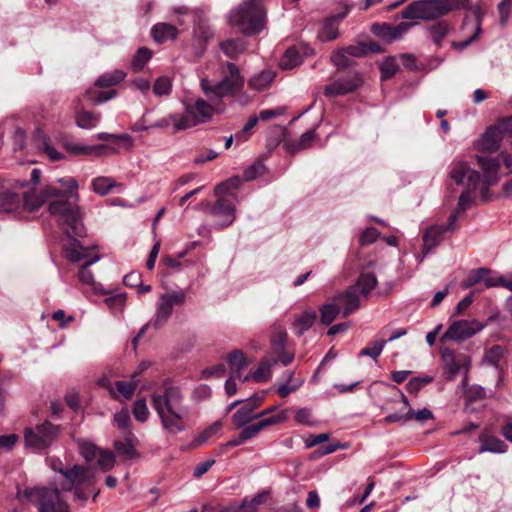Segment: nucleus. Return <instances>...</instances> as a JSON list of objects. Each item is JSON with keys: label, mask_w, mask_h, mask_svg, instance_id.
I'll use <instances>...</instances> for the list:
<instances>
[{"label": "nucleus", "mask_w": 512, "mask_h": 512, "mask_svg": "<svg viewBox=\"0 0 512 512\" xmlns=\"http://www.w3.org/2000/svg\"><path fill=\"white\" fill-rule=\"evenodd\" d=\"M57 182L66 188L60 191L52 185L46 186L40 194L35 193L31 183L26 181L0 182V210L8 214L22 211L32 212L46 200L52 199L48 209L56 217L58 224L69 236H82L83 224L78 206V183L75 178H60Z\"/></svg>", "instance_id": "obj_1"}, {"label": "nucleus", "mask_w": 512, "mask_h": 512, "mask_svg": "<svg viewBox=\"0 0 512 512\" xmlns=\"http://www.w3.org/2000/svg\"><path fill=\"white\" fill-rule=\"evenodd\" d=\"M151 400L166 432L176 435L186 429L189 408L183 404L184 397L178 387L169 386L162 393H154Z\"/></svg>", "instance_id": "obj_2"}, {"label": "nucleus", "mask_w": 512, "mask_h": 512, "mask_svg": "<svg viewBox=\"0 0 512 512\" xmlns=\"http://www.w3.org/2000/svg\"><path fill=\"white\" fill-rule=\"evenodd\" d=\"M221 76V80L215 83L205 78L201 80V89L210 100L239 97L238 101L243 105L250 102V98L243 93L245 81L236 64L225 62L221 67Z\"/></svg>", "instance_id": "obj_3"}, {"label": "nucleus", "mask_w": 512, "mask_h": 512, "mask_svg": "<svg viewBox=\"0 0 512 512\" xmlns=\"http://www.w3.org/2000/svg\"><path fill=\"white\" fill-rule=\"evenodd\" d=\"M228 21L246 36L259 34L266 23L263 0H243L230 11Z\"/></svg>", "instance_id": "obj_4"}, {"label": "nucleus", "mask_w": 512, "mask_h": 512, "mask_svg": "<svg viewBox=\"0 0 512 512\" xmlns=\"http://www.w3.org/2000/svg\"><path fill=\"white\" fill-rule=\"evenodd\" d=\"M467 0H418L401 11V18L409 20H431L450 11L464 7Z\"/></svg>", "instance_id": "obj_5"}, {"label": "nucleus", "mask_w": 512, "mask_h": 512, "mask_svg": "<svg viewBox=\"0 0 512 512\" xmlns=\"http://www.w3.org/2000/svg\"><path fill=\"white\" fill-rule=\"evenodd\" d=\"M61 488L64 491L76 489V496L80 499H87L89 494L81 491V487L94 488L96 483L95 472L91 468H84L78 465L67 471H61Z\"/></svg>", "instance_id": "obj_6"}, {"label": "nucleus", "mask_w": 512, "mask_h": 512, "mask_svg": "<svg viewBox=\"0 0 512 512\" xmlns=\"http://www.w3.org/2000/svg\"><path fill=\"white\" fill-rule=\"evenodd\" d=\"M25 497L38 506L39 512H70L58 488L28 489Z\"/></svg>", "instance_id": "obj_7"}, {"label": "nucleus", "mask_w": 512, "mask_h": 512, "mask_svg": "<svg viewBox=\"0 0 512 512\" xmlns=\"http://www.w3.org/2000/svg\"><path fill=\"white\" fill-rule=\"evenodd\" d=\"M57 433L58 427L49 421H45L35 428H26L24 430V442L26 447L43 450L52 444Z\"/></svg>", "instance_id": "obj_8"}, {"label": "nucleus", "mask_w": 512, "mask_h": 512, "mask_svg": "<svg viewBox=\"0 0 512 512\" xmlns=\"http://www.w3.org/2000/svg\"><path fill=\"white\" fill-rule=\"evenodd\" d=\"M215 109L203 99H197L194 104H185V114L178 128H191L201 123L208 122L214 115Z\"/></svg>", "instance_id": "obj_9"}, {"label": "nucleus", "mask_w": 512, "mask_h": 512, "mask_svg": "<svg viewBox=\"0 0 512 512\" xmlns=\"http://www.w3.org/2000/svg\"><path fill=\"white\" fill-rule=\"evenodd\" d=\"M186 301V293L183 290H175L169 293L160 295L157 303L156 318L154 326L156 328L164 325L173 312L175 305L181 306Z\"/></svg>", "instance_id": "obj_10"}, {"label": "nucleus", "mask_w": 512, "mask_h": 512, "mask_svg": "<svg viewBox=\"0 0 512 512\" xmlns=\"http://www.w3.org/2000/svg\"><path fill=\"white\" fill-rule=\"evenodd\" d=\"M449 177L456 184L465 185L469 189H477L480 186L481 175L463 160H454L450 164Z\"/></svg>", "instance_id": "obj_11"}, {"label": "nucleus", "mask_w": 512, "mask_h": 512, "mask_svg": "<svg viewBox=\"0 0 512 512\" xmlns=\"http://www.w3.org/2000/svg\"><path fill=\"white\" fill-rule=\"evenodd\" d=\"M441 359L447 379L453 380L461 371H463L465 374L463 384H465L468 370L470 368L469 357L465 354L456 355L453 350L445 348L441 351Z\"/></svg>", "instance_id": "obj_12"}, {"label": "nucleus", "mask_w": 512, "mask_h": 512, "mask_svg": "<svg viewBox=\"0 0 512 512\" xmlns=\"http://www.w3.org/2000/svg\"><path fill=\"white\" fill-rule=\"evenodd\" d=\"M482 328L483 325L476 320H457L449 326L442 339L463 341L474 336Z\"/></svg>", "instance_id": "obj_13"}, {"label": "nucleus", "mask_w": 512, "mask_h": 512, "mask_svg": "<svg viewBox=\"0 0 512 512\" xmlns=\"http://www.w3.org/2000/svg\"><path fill=\"white\" fill-rule=\"evenodd\" d=\"M478 163L483 171V176L480 180V184L482 183L480 187L481 195L482 198L487 201L489 199L488 188L498 181V170L500 166L498 160L491 157H478Z\"/></svg>", "instance_id": "obj_14"}, {"label": "nucleus", "mask_w": 512, "mask_h": 512, "mask_svg": "<svg viewBox=\"0 0 512 512\" xmlns=\"http://www.w3.org/2000/svg\"><path fill=\"white\" fill-rule=\"evenodd\" d=\"M210 212L218 228L230 226L236 218L234 205L225 197H219Z\"/></svg>", "instance_id": "obj_15"}, {"label": "nucleus", "mask_w": 512, "mask_h": 512, "mask_svg": "<svg viewBox=\"0 0 512 512\" xmlns=\"http://www.w3.org/2000/svg\"><path fill=\"white\" fill-rule=\"evenodd\" d=\"M362 83L358 73H354L345 79L336 80L324 88L326 97H337L355 91Z\"/></svg>", "instance_id": "obj_16"}, {"label": "nucleus", "mask_w": 512, "mask_h": 512, "mask_svg": "<svg viewBox=\"0 0 512 512\" xmlns=\"http://www.w3.org/2000/svg\"><path fill=\"white\" fill-rule=\"evenodd\" d=\"M362 83L358 73H354L345 79L336 80L324 88L326 97H337L355 91Z\"/></svg>", "instance_id": "obj_17"}, {"label": "nucleus", "mask_w": 512, "mask_h": 512, "mask_svg": "<svg viewBox=\"0 0 512 512\" xmlns=\"http://www.w3.org/2000/svg\"><path fill=\"white\" fill-rule=\"evenodd\" d=\"M286 418H287L286 413L285 412H281V413H279L277 415H274V416H271V417H267V418H263L260 421H258L257 423H254V424H251V425H246V426L243 427V429H242V431L240 433L241 436H242V439L247 441V440H249L251 438H254L264 428H266L268 426H271V425H275V424L284 422L286 420Z\"/></svg>", "instance_id": "obj_18"}, {"label": "nucleus", "mask_w": 512, "mask_h": 512, "mask_svg": "<svg viewBox=\"0 0 512 512\" xmlns=\"http://www.w3.org/2000/svg\"><path fill=\"white\" fill-rule=\"evenodd\" d=\"M445 233L444 225H433L429 227L423 235V254L417 256V260L421 263L427 254L440 244Z\"/></svg>", "instance_id": "obj_19"}, {"label": "nucleus", "mask_w": 512, "mask_h": 512, "mask_svg": "<svg viewBox=\"0 0 512 512\" xmlns=\"http://www.w3.org/2000/svg\"><path fill=\"white\" fill-rule=\"evenodd\" d=\"M313 50L309 47H290L288 48L280 59V67L285 70H290L303 62L304 56H310Z\"/></svg>", "instance_id": "obj_20"}, {"label": "nucleus", "mask_w": 512, "mask_h": 512, "mask_svg": "<svg viewBox=\"0 0 512 512\" xmlns=\"http://www.w3.org/2000/svg\"><path fill=\"white\" fill-rule=\"evenodd\" d=\"M333 300L340 305L342 317H347L360 307L359 295L355 293V288H348L346 291L333 297Z\"/></svg>", "instance_id": "obj_21"}, {"label": "nucleus", "mask_w": 512, "mask_h": 512, "mask_svg": "<svg viewBox=\"0 0 512 512\" xmlns=\"http://www.w3.org/2000/svg\"><path fill=\"white\" fill-rule=\"evenodd\" d=\"M99 260L98 255H94L91 259L87 260L79 271L80 282L89 287L96 294H106L107 292L103 289L102 285L94 279L93 273L89 270V267Z\"/></svg>", "instance_id": "obj_22"}, {"label": "nucleus", "mask_w": 512, "mask_h": 512, "mask_svg": "<svg viewBox=\"0 0 512 512\" xmlns=\"http://www.w3.org/2000/svg\"><path fill=\"white\" fill-rule=\"evenodd\" d=\"M131 377L130 381H116L114 385L108 386L113 398L120 399L122 397L124 400L132 398L138 385V380L136 379V373H133Z\"/></svg>", "instance_id": "obj_23"}, {"label": "nucleus", "mask_w": 512, "mask_h": 512, "mask_svg": "<svg viewBox=\"0 0 512 512\" xmlns=\"http://www.w3.org/2000/svg\"><path fill=\"white\" fill-rule=\"evenodd\" d=\"M503 137V133L496 124L490 126L481 138L480 147L483 151L495 152L500 148Z\"/></svg>", "instance_id": "obj_24"}, {"label": "nucleus", "mask_w": 512, "mask_h": 512, "mask_svg": "<svg viewBox=\"0 0 512 512\" xmlns=\"http://www.w3.org/2000/svg\"><path fill=\"white\" fill-rule=\"evenodd\" d=\"M150 33L156 43L162 44L168 40H175L178 37L179 31L172 24L157 23L152 26Z\"/></svg>", "instance_id": "obj_25"}, {"label": "nucleus", "mask_w": 512, "mask_h": 512, "mask_svg": "<svg viewBox=\"0 0 512 512\" xmlns=\"http://www.w3.org/2000/svg\"><path fill=\"white\" fill-rule=\"evenodd\" d=\"M317 319V313L308 308L303 311V313L297 316L293 322V328L295 329V334L298 336H302L307 330H309Z\"/></svg>", "instance_id": "obj_26"}, {"label": "nucleus", "mask_w": 512, "mask_h": 512, "mask_svg": "<svg viewBox=\"0 0 512 512\" xmlns=\"http://www.w3.org/2000/svg\"><path fill=\"white\" fill-rule=\"evenodd\" d=\"M377 283L378 281L376 276L373 273L366 272L361 273L356 283L350 286V288H355L356 294L359 292L363 297L366 298L368 297L370 292L376 287Z\"/></svg>", "instance_id": "obj_27"}, {"label": "nucleus", "mask_w": 512, "mask_h": 512, "mask_svg": "<svg viewBox=\"0 0 512 512\" xmlns=\"http://www.w3.org/2000/svg\"><path fill=\"white\" fill-rule=\"evenodd\" d=\"M479 441L481 443L479 453L491 452L502 454L505 453L508 448L504 441L489 435H481Z\"/></svg>", "instance_id": "obj_28"}, {"label": "nucleus", "mask_w": 512, "mask_h": 512, "mask_svg": "<svg viewBox=\"0 0 512 512\" xmlns=\"http://www.w3.org/2000/svg\"><path fill=\"white\" fill-rule=\"evenodd\" d=\"M275 76L276 74L273 70H263L251 77L248 85L251 89L261 92L271 85Z\"/></svg>", "instance_id": "obj_29"}, {"label": "nucleus", "mask_w": 512, "mask_h": 512, "mask_svg": "<svg viewBox=\"0 0 512 512\" xmlns=\"http://www.w3.org/2000/svg\"><path fill=\"white\" fill-rule=\"evenodd\" d=\"M227 363L234 376L242 381L244 377L242 371L248 366L244 353L240 350H234L227 356Z\"/></svg>", "instance_id": "obj_30"}, {"label": "nucleus", "mask_w": 512, "mask_h": 512, "mask_svg": "<svg viewBox=\"0 0 512 512\" xmlns=\"http://www.w3.org/2000/svg\"><path fill=\"white\" fill-rule=\"evenodd\" d=\"M339 17L333 16L328 18L318 32V38L322 42L331 41L339 35Z\"/></svg>", "instance_id": "obj_31"}, {"label": "nucleus", "mask_w": 512, "mask_h": 512, "mask_svg": "<svg viewBox=\"0 0 512 512\" xmlns=\"http://www.w3.org/2000/svg\"><path fill=\"white\" fill-rule=\"evenodd\" d=\"M247 48L243 39H228L220 43V49L229 58L237 59Z\"/></svg>", "instance_id": "obj_32"}, {"label": "nucleus", "mask_w": 512, "mask_h": 512, "mask_svg": "<svg viewBox=\"0 0 512 512\" xmlns=\"http://www.w3.org/2000/svg\"><path fill=\"white\" fill-rule=\"evenodd\" d=\"M320 322L321 324L328 326L330 325L341 313V307L337 304L333 298L319 308Z\"/></svg>", "instance_id": "obj_33"}, {"label": "nucleus", "mask_w": 512, "mask_h": 512, "mask_svg": "<svg viewBox=\"0 0 512 512\" xmlns=\"http://www.w3.org/2000/svg\"><path fill=\"white\" fill-rule=\"evenodd\" d=\"M66 252V258L70 262H78L80 260H89L93 256H91V253L89 249L82 246L79 241L73 240L69 245L66 246L65 249Z\"/></svg>", "instance_id": "obj_34"}, {"label": "nucleus", "mask_w": 512, "mask_h": 512, "mask_svg": "<svg viewBox=\"0 0 512 512\" xmlns=\"http://www.w3.org/2000/svg\"><path fill=\"white\" fill-rule=\"evenodd\" d=\"M125 77L126 73L123 70L116 69L112 72H106L99 76L95 81V86L100 88L114 86L122 82Z\"/></svg>", "instance_id": "obj_35"}, {"label": "nucleus", "mask_w": 512, "mask_h": 512, "mask_svg": "<svg viewBox=\"0 0 512 512\" xmlns=\"http://www.w3.org/2000/svg\"><path fill=\"white\" fill-rule=\"evenodd\" d=\"M257 419L256 413H251V408L241 406L232 416L233 425L239 429L243 428L251 421Z\"/></svg>", "instance_id": "obj_36"}, {"label": "nucleus", "mask_w": 512, "mask_h": 512, "mask_svg": "<svg viewBox=\"0 0 512 512\" xmlns=\"http://www.w3.org/2000/svg\"><path fill=\"white\" fill-rule=\"evenodd\" d=\"M222 430V422L216 421L203 430L198 436L193 440V445L195 447H200L205 444L210 438L217 436L220 434Z\"/></svg>", "instance_id": "obj_37"}, {"label": "nucleus", "mask_w": 512, "mask_h": 512, "mask_svg": "<svg viewBox=\"0 0 512 512\" xmlns=\"http://www.w3.org/2000/svg\"><path fill=\"white\" fill-rule=\"evenodd\" d=\"M99 115L91 111L81 110L76 114V124L82 129H92L99 123Z\"/></svg>", "instance_id": "obj_38"}, {"label": "nucleus", "mask_w": 512, "mask_h": 512, "mask_svg": "<svg viewBox=\"0 0 512 512\" xmlns=\"http://www.w3.org/2000/svg\"><path fill=\"white\" fill-rule=\"evenodd\" d=\"M133 434L129 432V437L126 438L125 441L117 440L114 442V447L116 451L125 456L127 459H136L139 457V453L136 451L131 438Z\"/></svg>", "instance_id": "obj_39"}, {"label": "nucleus", "mask_w": 512, "mask_h": 512, "mask_svg": "<svg viewBox=\"0 0 512 512\" xmlns=\"http://www.w3.org/2000/svg\"><path fill=\"white\" fill-rule=\"evenodd\" d=\"M152 57V52L146 48H139L131 60V69L134 72H140Z\"/></svg>", "instance_id": "obj_40"}, {"label": "nucleus", "mask_w": 512, "mask_h": 512, "mask_svg": "<svg viewBox=\"0 0 512 512\" xmlns=\"http://www.w3.org/2000/svg\"><path fill=\"white\" fill-rule=\"evenodd\" d=\"M268 492H261L255 495L252 499L244 498L241 504H238L241 512H256L259 505L263 504L268 499Z\"/></svg>", "instance_id": "obj_41"}, {"label": "nucleus", "mask_w": 512, "mask_h": 512, "mask_svg": "<svg viewBox=\"0 0 512 512\" xmlns=\"http://www.w3.org/2000/svg\"><path fill=\"white\" fill-rule=\"evenodd\" d=\"M115 186L122 187L121 184H116V182L110 177H97L92 181L93 191L102 196L108 194Z\"/></svg>", "instance_id": "obj_42"}, {"label": "nucleus", "mask_w": 512, "mask_h": 512, "mask_svg": "<svg viewBox=\"0 0 512 512\" xmlns=\"http://www.w3.org/2000/svg\"><path fill=\"white\" fill-rule=\"evenodd\" d=\"M181 120H182L181 115L170 114V115L156 121L154 124L151 125V128L167 129L171 125H173V133H176L178 131L185 130V128H178V123Z\"/></svg>", "instance_id": "obj_43"}, {"label": "nucleus", "mask_w": 512, "mask_h": 512, "mask_svg": "<svg viewBox=\"0 0 512 512\" xmlns=\"http://www.w3.org/2000/svg\"><path fill=\"white\" fill-rule=\"evenodd\" d=\"M271 376L270 365L262 362L253 374H247L243 377L242 382H247L250 379L258 383L266 382Z\"/></svg>", "instance_id": "obj_44"}, {"label": "nucleus", "mask_w": 512, "mask_h": 512, "mask_svg": "<svg viewBox=\"0 0 512 512\" xmlns=\"http://www.w3.org/2000/svg\"><path fill=\"white\" fill-rule=\"evenodd\" d=\"M97 465L103 472L110 471L115 465V455L108 450H101L97 454Z\"/></svg>", "instance_id": "obj_45"}, {"label": "nucleus", "mask_w": 512, "mask_h": 512, "mask_svg": "<svg viewBox=\"0 0 512 512\" xmlns=\"http://www.w3.org/2000/svg\"><path fill=\"white\" fill-rule=\"evenodd\" d=\"M475 190L476 189H469V187H467L461 193V195L459 196V199H458L457 206L455 208V210H457V212L464 214L468 209H470L472 207V204L474 202V197H473L472 193Z\"/></svg>", "instance_id": "obj_46"}, {"label": "nucleus", "mask_w": 512, "mask_h": 512, "mask_svg": "<svg viewBox=\"0 0 512 512\" xmlns=\"http://www.w3.org/2000/svg\"><path fill=\"white\" fill-rule=\"evenodd\" d=\"M448 32L449 26L443 21L433 24L429 29L430 36L436 45H440L442 39L448 34Z\"/></svg>", "instance_id": "obj_47"}, {"label": "nucleus", "mask_w": 512, "mask_h": 512, "mask_svg": "<svg viewBox=\"0 0 512 512\" xmlns=\"http://www.w3.org/2000/svg\"><path fill=\"white\" fill-rule=\"evenodd\" d=\"M398 70L399 65L397 64L396 59L393 57L385 58L380 64L382 79H389L393 77Z\"/></svg>", "instance_id": "obj_48"}, {"label": "nucleus", "mask_w": 512, "mask_h": 512, "mask_svg": "<svg viewBox=\"0 0 512 512\" xmlns=\"http://www.w3.org/2000/svg\"><path fill=\"white\" fill-rule=\"evenodd\" d=\"M133 415L139 422L147 421L150 413L144 398L137 399L133 405Z\"/></svg>", "instance_id": "obj_49"}, {"label": "nucleus", "mask_w": 512, "mask_h": 512, "mask_svg": "<svg viewBox=\"0 0 512 512\" xmlns=\"http://www.w3.org/2000/svg\"><path fill=\"white\" fill-rule=\"evenodd\" d=\"M490 271L486 268H479L471 271L465 280L463 287L470 288L478 283L484 282L485 276L488 275Z\"/></svg>", "instance_id": "obj_50"}, {"label": "nucleus", "mask_w": 512, "mask_h": 512, "mask_svg": "<svg viewBox=\"0 0 512 512\" xmlns=\"http://www.w3.org/2000/svg\"><path fill=\"white\" fill-rule=\"evenodd\" d=\"M171 88V80L168 77L162 76L156 79L153 86V92L157 96H165L170 94Z\"/></svg>", "instance_id": "obj_51"}, {"label": "nucleus", "mask_w": 512, "mask_h": 512, "mask_svg": "<svg viewBox=\"0 0 512 512\" xmlns=\"http://www.w3.org/2000/svg\"><path fill=\"white\" fill-rule=\"evenodd\" d=\"M303 382H304L303 379H298L295 382H293L292 381V374H290L289 377H288V382L285 383V384L280 385L278 387V389H277V392H278L280 397L285 398L290 393L296 391L303 384Z\"/></svg>", "instance_id": "obj_52"}, {"label": "nucleus", "mask_w": 512, "mask_h": 512, "mask_svg": "<svg viewBox=\"0 0 512 512\" xmlns=\"http://www.w3.org/2000/svg\"><path fill=\"white\" fill-rule=\"evenodd\" d=\"M79 448L81 455L85 458L87 461H91L97 457V454L99 453L98 448L95 444L82 440L79 442Z\"/></svg>", "instance_id": "obj_53"}, {"label": "nucleus", "mask_w": 512, "mask_h": 512, "mask_svg": "<svg viewBox=\"0 0 512 512\" xmlns=\"http://www.w3.org/2000/svg\"><path fill=\"white\" fill-rule=\"evenodd\" d=\"M295 421L307 426H313L316 424L311 409L306 407L297 409L295 413Z\"/></svg>", "instance_id": "obj_54"}, {"label": "nucleus", "mask_w": 512, "mask_h": 512, "mask_svg": "<svg viewBox=\"0 0 512 512\" xmlns=\"http://www.w3.org/2000/svg\"><path fill=\"white\" fill-rule=\"evenodd\" d=\"M386 343L387 341H375L372 343L371 347H365L364 349H362L359 355L369 356L372 359L376 360L382 353Z\"/></svg>", "instance_id": "obj_55"}, {"label": "nucleus", "mask_w": 512, "mask_h": 512, "mask_svg": "<svg viewBox=\"0 0 512 512\" xmlns=\"http://www.w3.org/2000/svg\"><path fill=\"white\" fill-rule=\"evenodd\" d=\"M349 55L345 51L344 48L337 50L331 55L332 63L338 68H345L351 65V61L349 59Z\"/></svg>", "instance_id": "obj_56"}, {"label": "nucleus", "mask_w": 512, "mask_h": 512, "mask_svg": "<svg viewBox=\"0 0 512 512\" xmlns=\"http://www.w3.org/2000/svg\"><path fill=\"white\" fill-rule=\"evenodd\" d=\"M408 416H409V421L412 419H415L416 421H418L420 423H424L427 420L433 419V413L428 408H423V409H420L417 411H415L412 408H409Z\"/></svg>", "instance_id": "obj_57"}, {"label": "nucleus", "mask_w": 512, "mask_h": 512, "mask_svg": "<svg viewBox=\"0 0 512 512\" xmlns=\"http://www.w3.org/2000/svg\"><path fill=\"white\" fill-rule=\"evenodd\" d=\"M372 31L375 35L379 36V37H382L383 39L387 40V41H392L394 40L392 38V35H393V30H392V26L389 25V24H375L373 25L372 27Z\"/></svg>", "instance_id": "obj_58"}, {"label": "nucleus", "mask_w": 512, "mask_h": 512, "mask_svg": "<svg viewBox=\"0 0 512 512\" xmlns=\"http://www.w3.org/2000/svg\"><path fill=\"white\" fill-rule=\"evenodd\" d=\"M239 183L238 178H232L229 179L227 182L220 183L215 187V193L219 197H222L223 194L228 193V195H231V197H234V194H231V192H228L230 188H236Z\"/></svg>", "instance_id": "obj_59"}, {"label": "nucleus", "mask_w": 512, "mask_h": 512, "mask_svg": "<svg viewBox=\"0 0 512 512\" xmlns=\"http://www.w3.org/2000/svg\"><path fill=\"white\" fill-rule=\"evenodd\" d=\"M239 183L238 178H232L229 179L227 182L220 183L215 187V193L219 197H222L223 194L228 193V195H231V197H234V194H231V192H228L230 188H236Z\"/></svg>", "instance_id": "obj_60"}, {"label": "nucleus", "mask_w": 512, "mask_h": 512, "mask_svg": "<svg viewBox=\"0 0 512 512\" xmlns=\"http://www.w3.org/2000/svg\"><path fill=\"white\" fill-rule=\"evenodd\" d=\"M114 423L120 429L128 428L131 423L129 411L127 409H122L121 411L115 413Z\"/></svg>", "instance_id": "obj_61"}, {"label": "nucleus", "mask_w": 512, "mask_h": 512, "mask_svg": "<svg viewBox=\"0 0 512 512\" xmlns=\"http://www.w3.org/2000/svg\"><path fill=\"white\" fill-rule=\"evenodd\" d=\"M502 355H503V349L500 346L496 345L487 351V353L485 355V360L489 364L497 366L498 362L502 358Z\"/></svg>", "instance_id": "obj_62"}, {"label": "nucleus", "mask_w": 512, "mask_h": 512, "mask_svg": "<svg viewBox=\"0 0 512 512\" xmlns=\"http://www.w3.org/2000/svg\"><path fill=\"white\" fill-rule=\"evenodd\" d=\"M379 235L380 233L378 232L377 229L369 227L362 232L360 236V243L361 245L372 244L378 239Z\"/></svg>", "instance_id": "obj_63"}, {"label": "nucleus", "mask_w": 512, "mask_h": 512, "mask_svg": "<svg viewBox=\"0 0 512 512\" xmlns=\"http://www.w3.org/2000/svg\"><path fill=\"white\" fill-rule=\"evenodd\" d=\"M496 125L503 135H512V115L498 119Z\"/></svg>", "instance_id": "obj_64"}]
</instances>
